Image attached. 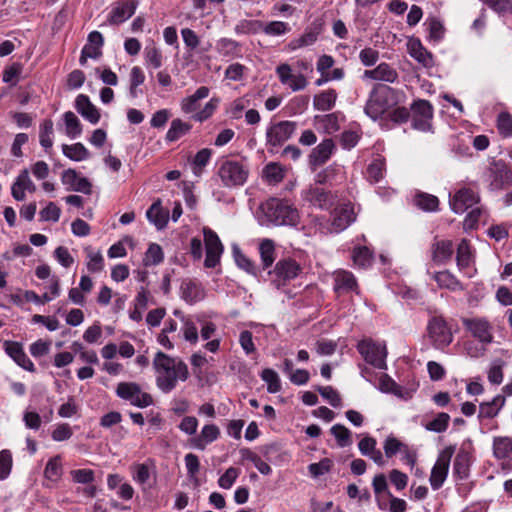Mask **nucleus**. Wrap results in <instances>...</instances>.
Listing matches in <instances>:
<instances>
[{
	"label": "nucleus",
	"mask_w": 512,
	"mask_h": 512,
	"mask_svg": "<svg viewBox=\"0 0 512 512\" xmlns=\"http://www.w3.org/2000/svg\"><path fill=\"white\" fill-rule=\"evenodd\" d=\"M156 372V385L163 393H170L178 381H186L189 377L187 365L178 358L159 351L153 360Z\"/></svg>",
	"instance_id": "f257e3e1"
},
{
	"label": "nucleus",
	"mask_w": 512,
	"mask_h": 512,
	"mask_svg": "<svg viewBox=\"0 0 512 512\" xmlns=\"http://www.w3.org/2000/svg\"><path fill=\"white\" fill-rule=\"evenodd\" d=\"M263 216L262 223L276 226H296L300 216L298 210L287 202L270 198L259 207Z\"/></svg>",
	"instance_id": "f03ea898"
},
{
	"label": "nucleus",
	"mask_w": 512,
	"mask_h": 512,
	"mask_svg": "<svg viewBox=\"0 0 512 512\" xmlns=\"http://www.w3.org/2000/svg\"><path fill=\"white\" fill-rule=\"evenodd\" d=\"M393 88L386 85H376L369 93L364 111L373 120L382 117L394 104Z\"/></svg>",
	"instance_id": "7ed1b4c3"
},
{
	"label": "nucleus",
	"mask_w": 512,
	"mask_h": 512,
	"mask_svg": "<svg viewBox=\"0 0 512 512\" xmlns=\"http://www.w3.org/2000/svg\"><path fill=\"white\" fill-rule=\"evenodd\" d=\"M217 175L226 188L243 186L249 176V167L242 160H223L218 168Z\"/></svg>",
	"instance_id": "20e7f679"
},
{
	"label": "nucleus",
	"mask_w": 512,
	"mask_h": 512,
	"mask_svg": "<svg viewBox=\"0 0 512 512\" xmlns=\"http://www.w3.org/2000/svg\"><path fill=\"white\" fill-rule=\"evenodd\" d=\"M461 323L465 331L480 344L486 346L493 342V325L486 317H462Z\"/></svg>",
	"instance_id": "39448f33"
},
{
	"label": "nucleus",
	"mask_w": 512,
	"mask_h": 512,
	"mask_svg": "<svg viewBox=\"0 0 512 512\" xmlns=\"http://www.w3.org/2000/svg\"><path fill=\"white\" fill-rule=\"evenodd\" d=\"M484 180L489 190L499 191L512 183V170L502 160L493 161L484 173Z\"/></svg>",
	"instance_id": "423d86ee"
},
{
	"label": "nucleus",
	"mask_w": 512,
	"mask_h": 512,
	"mask_svg": "<svg viewBox=\"0 0 512 512\" xmlns=\"http://www.w3.org/2000/svg\"><path fill=\"white\" fill-rule=\"evenodd\" d=\"M115 392L119 398L139 408H146L153 403L152 396L143 392L140 385L135 382H120Z\"/></svg>",
	"instance_id": "0eeeda50"
},
{
	"label": "nucleus",
	"mask_w": 512,
	"mask_h": 512,
	"mask_svg": "<svg viewBox=\"0 0 512 512\" xmlns=\"http://www.w3.org/2000/svg\"><path fill=\"white\" fill-rule=\"evenodd\" d=\"M357 350L367 363L378 369L386 368L387 352L385 345L367 338L358 343Z\"/></svg>",
	"instance_id": "6e6552de"
},
{
	"label": "nucleus",
	"mask_w": 512,
	"mask_h": 512,
	"mask_svg": "<svg viewBox=\"0 0 512 512\" xmlns=\"http://www.w3.org/2000/svg\"><path fill=\"white\" fill-rule=\"evenodd\" d=\"M429 338L434 347L442 349L453 341V333L442 316H433L427 324Z\"/></svg>",
	"instance_id": "1a4fd4ad"
},
{
	"label": "nucleus",
	"mask_w": 512,
	"mask_h": 512,
	"mask_svg": "<svg viewBox=\"0 0 512 512\" xmlns=\"http://www.w3.org/2000/svg\"><path fill=\"white\" fill-rule=\"evenodd\" d=\"M301 271L300 265L292 258L279 260L274 269L269 271L272 282L279 288L295 279Z\"/></svg>",
	"instance_id": "9d476101"
},
{
	"label": "nucleus",
	"mask_w": 512,
	"mask_h": 512,
	"mask_svg": "<svg viewBox=\"0 0 512 512\" xmlns=\"http://www.w3.org/2000/svg\"><path fill=\"white\" fill-rule=\"evenodd\" d=\"M453 454L454 447L448 446L444 448L438 455V458L431 470V475L429 478L431 487L434 490H438L444 484L448 475L450 461Z\"/></svg>",
	"instance_id": "9b49d317"
},
{
	"label": "nucleus",
	"mask_w": 512,
	"mask_h": 512,
	"mask_svg": "<svg viewBox=\"0 0 512 512\" xmlns=\"http://www.w3.org/2000/svg\"><path fill=\"white\" fill-rule=\"evenodd\" d=\"M412 127L427 132L432 128L433 106L427 100H417L411 105Z\"/></svg>",
	"instance_id": "f8f14e48"
},
{
	"label": "nucleus",
	"mask_w": 512,
	"mask_h": 512,
	"mask_svg": "<svg viewBox=\"0 0 512 512\" xmlns=\"http://www.w3.org/2000/svg\"><path fill=\"white\" fill-rule=\"evenodd\" d=\"M297 128L294 121H280L270 125L266 131L267 145L278 147L291 138Z\"/></svg>",
	"instance_id": "ddd939ff"
},
{
	"label": "nucleus",
	"mask_w": 512,
	"mask_h": 512,
	"mask_svg": "<svg viewBox=\"0 0 512 512\" xmlns=\"http://www.w3.org/2000/svg\"><path fill=\"white\" fill-rule=\"evenodd\" d=\"M203 234L206 251L204 266L206 268H214L220 262L224 247L218 235L210 228H204Z\"/></svg>",
	"instance_id": "4468645a"
},
{
	"label": "nucleus",
	"mask_w": 512,
	"mask_h": 512,
	"mask_svg": "<svg viewBox=\"0 0 512 512\" xmlns=\"http://www.w3.org/2000/svg\"><path fill=\"white\" fill-rule=\"evenodd\" d=\"M301 198L304 202L319 209H328L334 201L332 193L319 185H309L303 189Z\"/></svg>",
	"instance_id": "2eb2a0df"
},
{
	"label": "nucleus",
	"mask_w": 512,
	"mask_h": 512,
	"mask_svg": "<svg viewBox=\"0 0 512 512\" xmlns=\"http://www.w3.org/2000/svg\"><path fill=\"white\" fill-rule=\"evenodd\" d=\"M355 220V213L351 204H342L335 207L331 213L329 231L339 233L345 230Z\"/></svg>",
	"instance_id": "dca6fc26"
},
{
	"label": "nucleus",
	"mask_w": 512,
	"mask_h": 512,
	"mask_svg": "<svg viewBox=\"0 0 512 512\" xmlns=\"http://www.w3.org/2000/svg\"><path fill=\"white\" fill-rule=\"evenodd\" d=\"M276 74L283 85H288L294 92L307 87L308 81L302 74H293L291 66L283 63L276 67Z\"/></svg>",
	"instance_id": "f3484780"
},
{
	"label": "nucleus",
	"mask_w": 512,
	"mask_h": 512,
	"mask_svg": "<svg viewBox=\"0 0 512 512\" xmlns=\"http://www.w3.org/2000/svg\"><path fill=\"white\" fill-rule=\"evenodd\" d=\"M479 199L478 193L471 188H461L450 200V206L455 213L460 214L477 204Z\"/></svg>",
	"instance_id": "a211bd4d"
},
{
	"label": "nucleus",
	"mask_w": 512,
	"mask_h": 512,
	"mask_svg": "<svg viewBox=\"0 0 512 512\" xmlns=\"http://www.w3.org/2000/svg\"><path fill=\"white\" fill-rule=\"evenodd\" d=\"M137 0H124L117 2L109 14L108 21L112 25H119L128 20L136 11Z\"/></svg>",
	"instance_id": "6ab92c4d"
},
{
	"label": "nucleus",
	"mask_w": 512,
	"mask_h": 512,
	"mask_svg": "<svg viewBox=\"0 0 512 512\" xmlns=\"http://www.w3.org/2000/svg\"><path fill=\"white\" fill-rule=\"evenodd\" d=\"M62 183L68 186L69 190L91 194L92 184L86 177H81L76 170L67 169L63 171L61 176Z\"/></svg>",
	"instance_id": "aec40b11"
},
{
	"label": "nucleus",
	"mask_w": 512,
	"mask_h": 512,
	"mask_svg": "<svg viewBox=\"0 0 512 512\" xmlns=\"http://www.w3.org/2000/svg\"><path fill=\"white\" fill-rule=\"evenodd\" d=\"M3 345L5 352L15 361L17 365L29 372L35 371V366L26 355L21 343L6 340L4 341Z\"/></svg>",
	"instance_id": "412c9836"
},
{
	"label": "nucleus",
	"mask_w": 512,
	"mask_h": 512,
	"mask_svg": "<svg viewBox=\"0 0 512 512\" xmlns=\"http://www.w3.org/2000/svg\"><path fill=\"white\" fill-rule=\"evenodd\" d=\"M335 150V144L332 139H324L309 155V164L312 168H316L325 164L332 156Z\"/></svg>",
	"instance_id": "4be33fe9"
},
{
	"label": "nucleus",
	"mask_w": 512,
	"mask_h": 512,
	"mask_svg": "<svg viewBox=\"0 0 512 512\" xmlns=\"http://www.w3.org/2000/svg\"><path fill=\"white\" fill-rule=\"evenodd\" d=\"M363 79L394 83L398 79V73L390 64L382 62L374 69L365 70Z\"/></svg>",
	"instance_id": "5701e85b"
},
{
	"label": "nucleus",
	"mask_w": 512,
	"mask_h": 512,
	"mask_svg": "<svg viewBox=\"0 0 512 512\" xmlns=\"http://www.w3.org/2000/svg\"><path fill=\"white\" fill-rule=\"evenodd\" d=\"M409 55L425 68L434 65L433 55L422 45L417 38H411L407 43Z\"/></svg>",
	"instance_id": "b1692460"
},
{
	"label": "nucleus",
	"mask_w": 512,
	"mask_h": 512,
	"mask_svg": "<svg viewBox=\"0 0 512 512\" xmlns=\"http://www.w3.org/2000/svg\"><path fill=\"white\" fill-rule=\"evenodd\" d=\"M334 290L338 294L358 293V284L352 272L337 270L334 272Z\"/></svg>",
	"instance_id": "393cba45"
},
{
	"label": "nucleus",
	"mask_w": 512,
	"mask_h": 512,
	"mask_svg": "<svg viewBox=\"0 0 512 512\" xmlns=\"http://www.w3.org/2000/svg\"><path fill=\"white\" fill-rule=\"evenodd\" d=\"M75 108L77 112L91 124H97L99 122L101 117L100 112L87 95L79 94L76 97Z\"/></svg>",
	"instance_id": "a878e982"
},
{
	"label": "nucleus",
	"mask_w": 512,
	"mask_h": 512,
	"mask_svg": "<svg viewBox=\"0 0 512 512\" xmlns=\"http://www.w3.org/2000/svg\"><path fill=\"white\" fill-rule=\"evenodd\" d=\"M25 191L30 193L36 191V186L30 179L29 171L27 169H24L19 173L11 187V194L15 200L22 201L25 199Z\"/></svg>",
	"instance_id": "bb28decb"
},
{
	"label": "nucleus",
	"mask_w": 512,
	"mask_h": 512,
	"mask_svg": "<svg viewBox=\"0 0 512 512\" xmlns=\"http://www.w3.org/2000/svg\"><path fill=\"white\" fill-rule=\"evenodd\" d=\"M219 436L220 429L215 424H207L202 427L198 436L190 439V444L198 450H204L207 445L216 441Z\"/></svg>",
	"instance_id": "cd10ccee"
},
{
	"label": "nucleus",
	"mask_w": 512,
	"mask_h": 512,
	"mask_svg": "<svg viewBox=\"0 0 512 512\" xmlns=\"http://www.w3.org/2000/svg\"><path fill=\"white\" fill-rule=\"evenodd\" d=\"M432 260L437 264H446L452 258L454 248L451 240H437L431 246Z\"/></svg>",
	"instance_id": "c85d7f7f"
},
{
	"label": "nucleus",
	"mask_w": 512,
	"mask_h": 512,
	"mask_svg": "<svg viewBox=\"0 0 512 512\" xmlns=\"http://www.w3.org/2000/svg\"><path fill=\"white\" fill-rule=\"evenodd\" d=\"M210 89L206 86L199 87L194 94L183 98L180 107L185 114H195L199 109V101L208 97Z\"/></svg>",
	"instance_id": "c756f323"
},
{
	"label": "nucleus",
	"mask_w": 512,
	"mask_h": 512,
	"mask_svg": "<svg viewBox=\"0 0 512 512\" xmlns=\"http://www.w3.org/2000/svg\"><path fill=\"white\" fill-rule=\"evenodd\" d=\"M146 217L157 229H163L169 219V212L162 208L161 200H156L147 210Z\"/></svg>",
	"instance_id": "7c9ffc66"
},
{
	"label": "nucleus",
	"mask_w": 512,
	"mask_h": 512,
	"mask_svg": "<svg viewBox=\"0 0 512 512\" xmlns=\"http://www.w3.org/2000/svg\"><path fill=\"white\" fill-rule=\"evenodd\" d=\"M180 290L181 298L189 304H194L205 296L203 288L191 280L183 281Z\"/></svg>",
	"instance_id": "2f4dec72"
},
{
	"label": "nucleus",
	"mask_w": 512,
	"mask_h": 512,
	"mask_svg": "<svg viewBox=\"0 0 512 512\" xmlns=\"http://www.w3.org/2000/svg\"><path fill=\"white\" fill-rule=\"evenodd\" d=\"M505 397L502 395L495 396L491 401L482 402L479 406V419H492L498 415L505 404Z\"/></svg>",
	"instance_id": "473e14b6"
},
{
	"label": "nucleus",
	"mask_w": 512,
	"mask_h": 512,
	"mask_svg": "<svg viewBox=\"0 0 512 512\" xmlns=\"http://www.w3.org/2000/svg\"><path fill=\"white\" fill-rule=\"evenodd\" d=\"M433 279L442 289H447L453 292L463 291L465 289L463 284L449 270L435 273Z\"/></svg>",
	"instance_id": "72a5a7b5"
},
{
	"label": "nucleus",
	"mask_w": 512,
	"mask_h": 512,
	"mask_svg": "<svg viewBox=\"0 0 512 512\" xmlns=\"http://www.w3.org/2000/svg\"><path fill=\"white\" fill-rule=\"evenodd\" d=\"M337 92L334 89H328L316 94L313 99V106L318 111H329L331 110L337 100Z\"/></svg>",
	"instance_id": "f704fd0d"
},
{
	"label": "nucleus",
	"mask_w": 512,
	"mask_h": 512,
	"mask_svg": "<svg viewBox=\"0 0 512 512\" xmlns=\"http://www.w3.org/2000/svg\"><path fill=\"white\" fill-rule=\"evenodd\" d=\"M103 45V35L98 31H92L89 33L87 43L84 45L83 49L85 53H88L91 59H98L102 56Z\"/></svg>",
	"instance_id": "c9c22d12"
},
{
	"label": "nucleus",
	"mask_w": 512,
	"mask_h": 512,
	"mask_svg": "<svg viewBox=\"0 0 512 512\" xmlns=\"http://www.w3.org/2000/svg\"><path fill=\"white\" fill-rule=\"evenodd\" d=\"M493 455L498 460H505L512 454V437L496 436L493 438Z\"/></svg>",
	"instance_id": "e433bc0d"
},
{
	"label": "nucleus",
	"mask_w": 512,
	"mask_h": 512,
	"mask_svg": "<svg viewBox=\"0 0 512 512\" xmlns=\"http://www.w3.org/2000/svg\"><path fill=\"white\" fill-rule=\"evenodd\" d=\"M259 253L263 269L272 266L276 259L275 244L271 239H264L259 245Z\"/></svg>",
	"instance_id": "4c0bfd02"
},
{
	"label": "nucleus",
	"mask_w": 512,
	"mask_h": 512,
	"mask_svg": "<svg viewBox=\"0 0 512 512\" xmlns=\"http://www.w3.org/2000/svg\"><path fill=\"white\" fill-rule=\"evenodd\" d=\"M54 124L51 119H45L39 126V142L40 145L48 151L53 146Z\"/></svg>",
	"instance_id": "58836bf2"
},
{
	"label": "nucleus",
	"mask_w": 512,
	"mask_h": 512,
	"mask_svg": "<svg viewBox=\"0 0 512 512\" xmlns=\"http://www.w3.org/2000/svg\"><path fill=\"white\" fill-rule=\"evenodd\" d=\"M62 152L67 158H69L73 161H82V160H86L90 157V152L80 142L72 144V145L63 144Z\"/></svg>",
	"instance_id": "ea45409f"
},
{
	"label": "nucleus",
	"mask_w": 512,
	"mask_h": 512,
	"mask_svg": "<svg viewBox=\"0 0 512 512\" xmlns=\"http://www.w3.org/2000/svg\"><path fill=\"white\" fill-rule=\"evenodd\" d=\"M192 128L190 123L184 122L179 118L172 120L169 130L166 133V140L174 142L183 135L187 134Z\"/></svg>",
	"instance_id": "a19ab883"
},
{
	"label": "nucleus",
	"mask_w": 512,
	"mask_h": 512,
	"mask_svg": "<svg viewBox=\"0 0 512 512\" xmlns=\"http://www.w3.org/2000/svg\"><path fill=\"white\" fill-rule=\"evenodd\" d=\"M471 247L466 239H462L457 247L456 261L459 270L468 268L472 262Z\"/></svg>",
	"instance_id": "79ce46f5"
},
{
	"label": "nucleus",
	"mask_w": 512,
	"mask_h": 512,
	"mask_svg": "<svg viewBox=\"0 0 512 512\" xmlns=\"http://www.w3.org/2000/svg\"><path fill=\"white\" fill-rule=\"evenodd\" d=\"M320 32H321L320 27H309L305 30V32L299 38L294 39L290 43V46L292 47V49H298V48H302L305 46H310L317 41Z\"/></svg>",
	"instance_id": "37998d69"
},
{
	"label": "nucleus",
	"mask_w": 512,
	"mask_h": 512,
	"mask_svg": "<svg viewBox=\"0 0 512 512\" xmlns=\"http://www.w3.org/2000/svg\"><path fill=\"white\" fill-rule=\"evenodd\" d=\"M352 260L355 266L366 268L372 264L373 253L366 246H358L353 249Z\"/></svg>",
	"instance_id": "c03bdc74"
},
{
	"label": "nucleus",
	"mask_w": 512,
	"mask_h": 512,
	"mask_svg": "<svg viewBox=\"0 0 512 512\" xmlns=\"http://www.w3.org/2000/svg\"><path fill=\"white\" fill-rule=\"evenodd\" d=\"M65 122V133L69 138H76L82 133V125L78 117L71 111L63 115Z\"/></svg>",
	"instance_id": "a18cd8bd"
},
{
	"label": "nucleus",
	"mask_w": 512,
	"mask_h": 512,
	"mask_svg": "<svg viewBox=\"0 0 512 512\" xmlns=\"http://www.w3.org/2000/svg\"><path fill=\"white\" fill-rule=\"evenodd\" d=\"M385 173V159L381 157L375 158L367 167V179L371 183L379 182Z\"/></svg>",
	"instance_id": "49530a36"
},
{
	"label": "nucleus",
	"mask_w": 512,
	"mask_h": 512,
	"mask_svg": "<svg viewBox=\"0 0 512 512\" xmlns=\"http://www.w3.org/2000/svg\"><path fill=\"white\" fill-rule=\"evenodd\" d=\"M415 205L423 211L432 212L436 211L439 205V200L436 196L426 193H419L414 198Z\"/></svg>",
	"instance_id": "de8ad7c7"
},
{
	"label": "nucleus",
	"mask_w": 512,
	"mask_h": 512,
	"mask_svg": "<svg viewBox=\"0 0 512 512\" xmlns=\"http://www.w3.org/2000/svg\"><path fill=\"white\" fill-rule=\"evenodd\" d=\"M144 59L148 67L158 69L162 66V53L155 44L147 45L144 49Z\"/></svg>",
	"instance_id": "09e8293b"
},
{
	"label": "nucleus",
	"mask_w": 512,
	"mask_h": 512,
	"mask_svg": "<svg viewBox=\"0 0 512 512\" xmlns=\"http://www.w3.org/2000/svg\"><path fill=\"white\" fill-rule=\"evenodd\" d=\"M130 87L129 93L132 98H137L139 95L138 87L145 81V75L143 70L139 66H134L130 71Z\"/></svg>",
	"instance_id": "8fccbe9b"
},
{
	"label": "nucleus",
	"mask_w": 512,
	"mask_h": 512,
	"mask_svg": "<svg viewBox=\"0 0 512 512\" xmlns=\"http://www.w3.org/2000/svg\"><path fill=\"white\" fill-rule=\"evenodd\" d=\"M315 120L322 125L325 133L327 134H333L340 129L339 117L336 113H330L322 116L317 115L315 116Z\"/></svg>",
	"instance_id": "3c124183"
},
{
	"label": "nucleus",
	"mask_w": 512,
	"mask_h": 512,
	"mask_svg": "<svg viewBox=\"0 0 512 512\" xmlns=\"http://www.w3.org/2000/svg\"><path fill=\"white\" fill-rule=\"evenodd\" d=\"M331 434L335 437L339 447H347L352 443L351 431L341 424H335L330 429Z\"/></svg>",
	"instance_id": "603ef678"
},
{
	"label": "nucleus",
	"mask_w": 512,
	"mask_h": 512,
	"mask_svg": "<svg viewBox=\"0 0 512 512\" xmlns=\"http://www.w3.org/2000/svg\"><path fill=\"white\" fill-rule=\"evenodd\" d=\"M261 379L267 384V391L269 393H277L281 390L280 378L273 369H264L261 372Z\"/></svg>",
	"instance_id": "864d4df0"
},
{
	"label": "nucleus",
	"mask_w": 512,
	"mask_h": 512,
	"mask_svg": "<svg viewBox=\"0 0 512 512\" xmlns=\"http://www.w3.org/2000/svg\"><path fill=\"white\" fill-rule=\"evenodd\" d=\"M44 475L48 480L58 481L62 475V464L59 455L51 458L45 467Z\"/></svg>",
	"instance_id": "5fc2aeb1"
},
{
	"label": "nucleus",
	"mask_w": 512,
	"mask_h": 512,
	"mask_svg": "<svg viewBox=\"0 0 512 512\" xmlns=\"http://www.w3.org/2000/svg\"><path fill=\"white\" fill-rule=\"evenodd\" d=\"M212 155V151L208 148L199 150L194 156L192 162V169L195 175L199 176L203 168L208 164Z\"/></svg>",
	"instance_id": "6e6d98bb"
},
{
	"label": "nucleus",
	"mask_w": 512,
	"mask_h": 512,
	"mask_svg": "<svg viewBox=\"0 0 512 512\" xmlns=\"http://www.w3.org/2000/svg\"><path fill=\"white\" fill-rule=\"evenodd\" d=\"M87 253V269L90 273H98L104 269V258L100 251L94 252L91 249H86Z\"/></svg>",
	"instance_id": "4d7b16f0"
},
{
	"label": "nucleus",
	"mask_w": 512,
	"mask_h": 512,
	"mask_svg": "<svg viewBox=\"0 0 512 512\" xmlns=\"http://www.w3.org/2000/svg\"><path fill=\"white\" fill-rule=\"evenodd\" d=\"M263 28V24L258 20L243 19L235 26L237 34H257Z\"/></svg>",
	"instance_id": "13d9d810"
},
{
	"label": "nucleus",
	"mask_w": 512,
	"mask_h": 512,
	"mask_svg": "<svg viewBox=\"0 0 512 512\" xmlns=\"http://www.w3.org/2000/svg\"><path fill=\"white\" fill-rule=\"evenodd\" d=\"M384 453L387 458H391L397 453L406 451V444L395 438L394 436H388L383 445Z\"/></svg>",
	"instance_id": "bf43d9fd"
},
{
	"label": "nucleus",
	"mask_w": 512,
	"mask_h": 512,
	"mask_svg": "<svg viewBox=\"0 0 512 512\" xmlns=\"http://www.w3.org/2000/svg\"><path fill=\"white\" fill-rule=\"evenodd\" d=\"M164 255L160 245L152 243L149 245L145 257L144 264L146 266L157 265L163 261Z\"/></svg>",
	"instance_id": "052dcab7"
},
{
	"label": "nucleus",
	"mask_w": 512,
	"mask_h": 512,
	"mask_svg": "<svg viewBox=\"0 0 512 512\" xmlns=\"http://www.w3.org/2000/svg\"><path fill=\"white\" fill-rule=\"evenodd\" d=\"M450 416L447 413L441 412L430 422L425 425L426 430L441 433L444 432L449 424Z\"/></svg>",
	"instance_id": "680f3d73"
},
{
	"label": "nucleus",
	"mask_w": 512,
	"mask_h": 512,
	"mask_svg": "<svg viewBox=\"0 0 512 512\" xmlns=\"http://www.w3.org/2000/svg\"><path fill=\"white\" fill-rule=\"evenodd\" d=\"M219 104L218 98H211L203 107V109L199 110L195 114L192 115V119L197 122H204L209 119L214 112L216 111Z\"/></svg>",
	"instance_id": "e2e57ef3"
},
{
	"label": "nucleus",
	"mask_w": 512,
	"mask_h": 512,
	"mask_svg": "<svg viewBox=\"0 0 512 512\" xmlns=\"http://www.w3.org/2000/svg\"><path fill=\"white\" fill-rule=\"evenodd\" d=\"M453 472L460 479H464L468 476L469 472V460L465 453H458L454 459Z\"/></svg>",
	"instance_id": "0e129e2a"
},
{
	"label": "nucleus",
	"mask_w": 512,
	"mask_h": 512,
	"mask_svg": "<svg viewBox=\"0 0 512 512\" xmlns=\"http://www.w3.org/2000/svg\"><path fill=\"white\" fill-rule=\"evenodd\" d=\"M182 333L186 341L195 344L198 341V328L195 323L187 317H182Z\"/></svg>",
	"instance_id": "69168bd1"
},
{
	"label": "nucleus",
	"mask_w": 512,
	"mask_h": 512,
	"mask_svg": "<svg viewBox=\"0 0 512 512\" xmlns=\"http://www.w3.org/2000/svg\"><path fill=\"white\" fill-rule=\"evenodd\" d=\"M379 388L382 392L394 394L403 398L402 388L388 375H382L379 380Z\"/></svg>",
	"instance_id": "338daca9"
},
{
	"label": "nucleus",
	"mask_w": 512,
	"mask_h": 512,
	"mask_svg": "<svg viewBox=\"0 0 512 512\" xmlns=\"http://www.w3.org/2000/svg\"><path fill=\"white\" fill-rule=\"evenodd\" d=\"M497 129L504 137H512V116L508 112H501L497 118Z\"/></svg>",
	"instance_id": "774afa93"
}]
</instances>
